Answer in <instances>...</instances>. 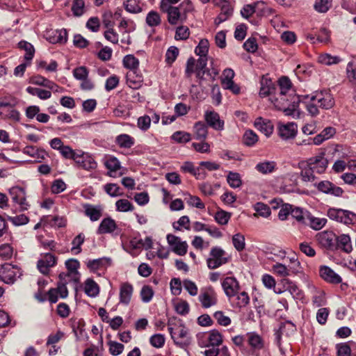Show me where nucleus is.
<instances>
[{
	"mask_svg": "<svg viewBox=\"0 0 356 356\" xmlns=\"http://www.w3.org/2000/svg\"><path fill=\"white\" fill-rule=\"evenodd\" d=\"M225 251L218 247H214L211 248L210 252V255L211 258L218 260V261L222 262V264H226L227 262V259L224 257Z\"/></svg>",
	"mask_w": 356,
	"mask_h": 356,
	"instance_id": "nucleus-48",
	"label": "nucleus"
},
{
	"mask_svg": "<svg viewBox=\"0 0 356 356\" xmlns=\"http://www.w3.org/2000/svg\"><path fill=\"white\" fill-rule=\"evenodd\" d=\"M232 243L237 251H243L245 248V239L244 235L241 233L234 234L232 236Z\"/></svg>",
	"mask_w": 356,
	"mask_h": 356,
	"instance_id": "nucleus-37",
	"label": "nucleus"
},
{
	"mask_svg": "<svg viewBox=\"0 0 356 356\" xmlns=\"http://www.w3.org/2000/svg\"><path fill=\"white\" fill-rule=\"evenodd\" d=\"M85 2L83 0H74L72 11L76 17H80L84 13Z\"/></svg>",
	"mask_w": 356,
	"mask_h": 356,
	"instance_id": "nucleus-46",
	"label": "nucleus"
},
{
	"mask_svg": "<svg viewBox=\"0 0 356 356\" xmlns=\"http://www.w3.org/2000/svg\"><path fill=\"white\" fill-rule=\"evenodd\" d=\"M335 244L336 250L341 249L346 252H350L352 250L350 238L348 235L341 234L339 236H337Z\"/></svg>",
	"mask_w": 356,
	"mask_h": 356,
	"instance_id": "nucleus-25",
	"label": "nucleus"
},
{
	"mask_svg": "<svg viewBox=\"0 0 356 356\" xmlns=\"http://www.w3.org/2000/svg\"><path fill=\"white\" fill-rule=\"evenodd\" d=\"M115 141L122 148H130L134 145V139L125 134L118 136Z\"/></svg>",
	"mask_w": 356,
	"mask_h": 356,
	"instance_id": "nucleus-34",
	"label": "nucleus"
},
{
	"mask_svg": "<svg viewBox=\"0 0 356 356\" xmlns=\"http://www.w3.org/2000/svg\"><path fill=\"white\" fill-rule=\"evenodd\" d=\"M222 286L229 298H232L238 294L240 290L238 282L234 277H227L222 282Z\"/></svg>",
	"mask_w": 356,
	"mask_h": 356,
	"instance_id": "nucleus-10",
	"label": "nucleus"
},
{
	"mask_svg": "<svg viewBox=\"0 0 356 356\" xmlns=\"http://www.w3.org/2000/svg\"><path fill=\"white\" fill-rule=\"evenodd\" d=\"M149 343L153 347L160 348L165 343V337L161 334H155L150 337Z\"/></svg>",
	"mask_w": 356,
	"mask_h": 356,
	"instance_id": "nucleus-56",
	"label": "nucleus"
},
{
	"mask_svg": "<svg viewBox=\"0 0 356 356\" xmlns=\"http://www.w3.org/2000/svg\"><path fill=\"white\" fill-rule=\"evenodd\" d=\"M303 99H309L306 103V109L312 116L319 114L318 108L329 110L335 104L332 95L327 90L316 91L311 95L302 96Z\"/></svg>",
	"mask_w": 356,
	"mask_h": 356,
	"instance_id": "nucleus-1",
	"label": "nucleus"
},
{
	"mask_svg": "<svg viewBox=\"0 0 356 356\" xmlns=\"http://www.w3.org/2000/svg\"><path fill=\"white\" fill-rule=\"evenodd\" d=\"M248 337V344L254 349L260 350L264 347V341L262 338L255 332H249L247 334Z\"/></svg>",
	"mask_w": 356,
	"mask_h": 356,
	"instance_id": "nucleus-28",
	"label": "nucleus"
},
{
	"mask_svg": "<svg viewBox=\"0 0 356 356\" xmlns=\"http://www.w3.org/2000/svg\"><path fill=\"white\" fill-rule=\"evenodd\" d=\"M84 213L92 221L98 220L102 216V209L100 206H94L90 204L83 205Z\"/></svg>",
	"mask_w": 356,
	"mask_h": 356,
	"instance_id": "nucleus-23",
	"label": "nucleus"
},
{
	"mask_svg": "<svg viewBox=\"0 0 356 356\" xmlns=\"http://www.w3.org/2000/svg\"><path fill=\"white\" fill-rule=\"evenodd\" d=\"M89 70L85 66H80L73 70V76L77 79L81 81L88 77Z\"/></svg>",
	"mask_w": 356,
	"mask_h": 356,
	"instance_id": "nucleus-54",
	"label": "nucleus"
},
{
	"mask_svg": "<svg viewBox=\"0 0 356 356\" xmlns=\"http://www.w3.org/2000/svg\"><path fill=\"white\" fill-rule=\"evenodd\" d=\"M84 291L90 297H96L99 293V287L92 279L88 278L85 282Z\"/></svg>",
	"mask_w": 356,
	"mask_h": 356,
	"instance_id": "nucleus-27",
	"label": "nucleus"
},
{
	"mask_svg": "<svg viewBox=\"0 0 356 356\" xmlns=\"http://www.w3.org/2000/svg\"><path fill=\"white\" fill-rule=\"evenodd\" d=\"M227 180L230 187L233 188H238L242 184L240 175L237 172H229Z\"/></svg>",
	"mask_w": 356,
	"mask_h": 356,
	"instance_id": "nucleus-42",
	"label": "nucleus"
},
{
	"mask_svg": "<svg viewBox=\"0 0 356 356\" xmlns=\"http://www.w3.org/2000/svg\"><path fill=\"white\" fill-rule=\"evenodd\" d=\"M67 40V33L65 29L56 31L52 39H50L51 43H61L64 44Z\"/></svg>",
	"mask_w": 356,
	"mask_h": 356,
	"instance_id": "nucleus-51",
	"label": "nucleus"
},
{
	"mask_svg": "<svg viewBox=\"0 0 356 356\" xmlns=\"http://www.w3.org/2000/svg\"><path fill=\"white\" fill-rule=\"evenodd\" d=\"M315 186L319 191L335 197H341L343 193V190L341 187L337 186L330 181H321L315 184Z\"/></svg>",
	"mask_w": 356,
	"mask_h": 356,
	"instance_id": "nucleus-7",
	"label": "nucleus"
},
{
	"mask_svg": "<svg viewBox=\"0 0 356 356\" xmlns=\"http://www.w3.org/2000/svg\"><path fill=\"white\" fill-rule=\"evenodd\" d=\"M214 218L218 224L225 225L228 223L231 218V213L220 209L216 213Z\"/></svg>",
	"mask_w": 356,
	"mask_h": 356,
	"instance_id": "nucleus-45",
	"label": "nucleus"
},
{
	"mask_svg": "<svg viewBox=\"0 0 356 356\" xmlns=\"http://www.w3.org/2000/svg\"><path fill=\"white\" fill-rule=\"evenodd\" d=\"M306 219V221L307 222V224L309 225V226L315 230L321 229L327 222V220L325 218H316L309 213L307 214Z\"/></svg>",
	"mask_w": 356,
	"mask_h": 356,
	"instance_id": "nucleus-30",
	"label": "nucleus"
},
{
	"mask_svg": "<svg viewBox=\"0 0 356 356\" xmlns=\"http://www.w3.org/2000/svg\"><path fill=\"white\" fill-rule=\"evenodd\" d=\"M18 46L20 49H22L26 51L24 59L26 61L30 62L33 59L35 53L33 46L31 43L26 41L19 42L18 43Z\"/></svg>",
	"mask_w": 356,
	"mask_h": 356,
	"instance_id": "nucleus-36",
	"label": "nucleus"
},
{
	"mask_svg": "<svg viewBox=\"0 0 356 356\" xmlns=\"http://www.w3.org/2000/svg\"><path fill=\"white\" fill-rule=\"evenodd\" d=\"M298 126L294 122H289L286 124L279 126V136L283 140L293 138L297 134Z\"/></svg>",
	"mask_w": 356,
	"mask_h": 356,
	"instance_id": "nucleus-12",
	"label": "nucleus"
},
{
	"mask_svg": "<svg viewBox=\"0 0 356 356\" xmlns=\"http://www.w3.org/2000/svg\"><path fill=\"white\" fill-rule=\"evenodd\" d=\"M327 216L333 220L345 225H353L356 222V213L342 209L330 208Z\"/></svg>",
	"mask_w": 356,
	"mask_h": 356,
	"instance_id": "nucleus-3",
	"label": "nucleus"
},
{
	"mask_svg": "<svg viewBox=\"0 0 356 356\" xmlns=\"http://www.w3.org/2000/svg\"><path fill=\"white\" fill-rule=\"evenodd\" d=\"M325 152L311 157L307 161V166L318 174L323 173L328 165V160L325 157Z\"/></svg>",
	"mask_w": 356,
	"mask_h": 356,
	"instance_id": "nucleus-4",
	"label": "nucleus"
},
{
	"mask_svg": "<svg viewBox=\"0 0 356 356\" xmlns=\"http://www.w3.org/2000/svg\"><path fill=\"white\" fill-rule=\"evenodd\" d=\"M57 264V257L51 253H44L41 254V259L37 262V268L39 271L47 275L49 273V269Z\"/></svg>",
	"mask_w": 356,
	"mask_h": 356,
	"instance_id": "nucleus-5",
	"label": "nucleus"
},
{
	"mask_svg": "<svg viewBox=\"0 0 356 356\" xmlns=\"http://www.w3.org/2000/svg\"><path fill=\"white\" fill-rule=\"evenodd\" d=\"M254 127L267 137L270 136L273 131V125L268 120L265 121L262 118H257L254 122Z\"/></svg>",
	"mask_w": 356,
	"mask_h": 356,
	"instance_id": "nucleus-24",
	"label": "nucleus"
},
{
	"mask_svg": "<svg viewBox=\"0 0 356 356\" xmlns=\"http://www.w3.org/2000/svg\"><path fill=\"white\" fill-rule=\"evenodd\" d=\"M316 239L318 243L324 248L329 250H336V234L331 231H325L317 234Z\"/></svg>",
	"mask_w": 356,
	"mask_h": 356,
	"instance_id": "nucleus-6",
	"label": "nucleus"
},
{
	"mask_svg": "<svg viewBox=\"0 0 356 356\" xmlns=\"http://www.w3.org/2000/svg\"><path fill=\"white\" fill-rule=\"evenodd\" d=\"M124 67L131 70L127 75V81L134 85L137 88L143 81L141 75H136V79H134L136 70L138 68L139 60L132 54L127 55L123 58Z\"/></svg>",
	"mask_w": 356,
	"mask_h": 356,
	"instance_id": "nucleus-2",
	"label": "nucleus"
},
{
	"mask_svg": "<svg viewBox=\"0 0 356 356\" xmlns=\"http://www.w3.org/2000/svg\"><path fill=\"white\" fill-rule=\"evenodd\" d=\"M233 13V9L231 8L228 5H223L221 8V13L216 17L215 22L216 24H219L225 20H227Z\"/></svg>",
	"mask_w": 356,
	"mask_h": 356,
	"instance_id": "nucleus-38",
	"label": "nucleus"
},
{
	"mask_svg": "<svg viewBox=\"0 0 356 356\" xmlns=\"http://www.w3.org/2000/svg\"><path fill=\"white\" fill-rule=\"evenodd\" d=\"M111 264V259L109 257H102L99 259L89 260L86 263L88 268L95 272L102 268H106Z\"/></svg>",
	"mask_w": 356,
	"mask_h": 356,
	"instance_id": "nucleus-19",
	"label": "nucleus"
},
{
	"mask_svg": "<svg viewBox=\"0 0 356 356\" xmlns=\"http://www.w3.org/2000/svg\"><path fill=\"white\" fill-rule=\"evenodd\" d=\"M275 90V86L272 81V80L263 76L261 80L259 95L261 97H267L274 93Z\"/></svg>",
	"mask_w": 356,
	"mask_h": 356,
	"instance_id": "nucleus-20",
	"label": "nucleus"
},
{
	"mask_svg": "<svg viewBox=\"0 0 356 356\" xmlns=\"http://www.w3.org/2000/svg\"><path fill=\"white\" fill-rule=\"evenodd\" d=\"M195 138L197 140H204L207 136V125L203 122H197L194 125Z\"/></svg>",
	"mask_w": 356,
	"mask_h": 356,
	"instance_id": "nucleus-31",
	"label": "nucleus"
},
{
	"mask_svg": "<svg viewBox=\"0 0 356 356\" xmlns=\"http://www.w3.org/2000/svg\"><path fill=\"white\" fill-rule=\"evenodd\" d=\"M243 48L248 52L254 53L257 51L258 49V45L257 43V40L254 38H248L243 43Z\"/></svg>",
	"mask_w": 356,
	"mask_h": 356,
	"instance_id": "nucleus-63",
	"label": "nucleus"
},
{
	"mask_svg": "<svg viewBox=\"0 0 356 356\" xmlns=\"http://www.w3.org/2000/svg\"><path fill=\"white\" fill-rule=\"evenodd\" d=\"M208 51L209 41L207 39L201 40L195 49V53L199 56L207 57Z\"/></svg>",
	"mask_w": 356,
	"mask_h": 356,
	"instance_id": "nucleus-41",
	"label": "nucleus"
},
{
	"mask_svg": "<svg viewBox=\"0 0 356 356\" xmlns=\"http://www.w3.org/2000/svg\"><path fill=\"white\" fill-rule=\"evenodd\" d=\"M195 59L193 57H190L186 62L185 70V75L187 78H190L193 73H195L196 77L200 80L199 84L204 79V72L200 70H195Z\"/></svg>",
	"mask_w": 356,
	"mask_h": 356,
	"instance_id": "nucleus-21",
	"label": "nucleus"
},
{
	"mask_svg": "<svg viewBox=\"0 0 356 356\" xmlns=\"http://www.w3.org/2000/svg\"><path fill=\"white\" fill-rule=\"evenodd\" d=\"M154 295V291L151 286L145 285L140 291L141 299L144 302H149Z\"/></svg>",
	"mask_w": 356,
	"mask_h": 356,
	"instance_id": "nucleus-58",
	"label": "nucleus"
},
{
	"mask_svg": "<svg viewBox=\"0 0 356 356\" xmlns=\"http://www.w3.org/2000/svg\"><path fill=\"white\" fill-rule=\"evenodd\" d=\"M124 6L125 10L131 13H138L142 10L137 0H127L124 2Z\"/></svg>",
	"mask_w": 356,
	"mask_h": 356,
	"instance_id": "nucleus-49",
	"label": "nucleus"
},
{
	"mask_svg": "<svg viewBox=\"0 0 356 356\" xmlns=\"http://www.w3.org/2000/svg\"><path fill=\"white\" fill-rule=\"evenodd\" d=\"M258 141L257 135L252 130H247L243 136V143L248 147L253 146Z\"/></svg>",
	"mask_w": 356,
	"mask_h": 356,
	"instance_id": "nucleus-39",
	"label": "nucleus"
},
{
	"mask_svg": "<svg viewBox=\"0 0 356 356\" xmlns=\"http://www.w3.org/2000/svg\"><path fill=\"white\" fill-rule=\"evenodd\" d=\"M7 218L8 220L15 226L24 225L29 222V218L24 214H20L13 217L8 216Z\"/></svg>",
	"mask_w": 356,
	"mask_h": 356,
	"instance_id": "nucleus-57",
	"label": "nucleus"
},
{
	"mask_svg": "<svg viewBox=\"0 0 356 356\" xmlns=\"http://www.w3.org/2000/svg\"><path fill=\"white\" fill-rule=\"evenodd\" d=\"M118 226L115 221L111 217L104 218L100 222L97 229V233L98 234H111L113 232Z\"/></svg>",
	"mask_w": 356,
	"mask_h": 356,
	"instance_id": "nucleus-17",
	"label": "nucleus"
},
{
	"mask_svg": "<svg viewBox=\"0 0 356 356\" xmlns=\"http://www.w3.org/2000/svg\"><path fill=\"white\" fill-rule=\"evenodd\" d=\"M275 166L276 163L275 161H268L257 163L255 169L262 174H268L273 172L275 169Z\"/></svg>",
	"mask_w": 356,
	"mask_h": 356,
	"instance_id": "nucleus-32",
	"label": "nucleus"
},
{
	"mask_svg": "<svg viewBox=\"0 0 356 356\" xmlns=\"http://www.w3.org/2000/svg\"><path fill=\"white\" fill-rule=\"evenodd\" d=\"M26 92L31 95L38 96L40 99L42 100L47 99L51 96V93L49 90L31 86L26 88Z\"/></svg>",
	"mask_w": 356,
	"mask_h": 356,
	"instance_id": "nucleus-33",
	"label": "nucleus"
},
{
	"mask_svg": "<svg viewBox=\"0 0 356 356\" xmlns=\"http://www.w3.org/2000/svg\"><path fill=\"white\" fill-rule=\"evenodd\" d=\"M116 209L118 211L127 212L132 211L134 209L133 204L126 199H121L115 203Z\"/></svg>",
	"mask_w": 356,
	"mask_h": 356,
	"instance_id": "nucleus-44",
	"label": "nucleus"
},
{
	"mask_svg": "<svg viewBox=\"0 0 356 356\" xmlns=\"http://www.w3.org/2000/svg\"><path fill=\"white\" fill-rule=\"evenodd\" d=\"M179 55V49L176 47H170L165 54V61L168 64L172 63Z\"/></svg>",
	"mask_w": 356,
	"mask_h": 356,
	"instance_id": "nucleus-60",
	"label": "nucleus"
},
{
	"mask_svg": "<svg viewBox=\"0 0 356 356\" xmlns=\"http://www.w3.org/2000/svg\"><path fill=\"white\" fill-rule=\"evenodd\" d=\"M146 23L149 26H156L161 24V17L156 11H150L146 17Z\"/></svg>",
	"mask_w": 356,
	"mask_h": 356,
	"instance_id": "nucleus-52",
	"label": "nucleus"
},
{
	"mask_svg": "<svg viewBox=\"0 0 356 356\" xmlns=\"http://www.w3.org/2000/svg\"><path fill=\"white\" fill-rule=\"evenodd\" d=\"M169 332L171 338L173 339L175 344L179 346L181 348L187 346L191 343V338L188 337V330L183 325L179 327L178 338L175 337L173 332V328L172 327H168Z\"/></svg>",
	"mask_w": 356,
	"mask_h": 356,
	"instance_id": "nucleus-8",
	"label": "nucleus"
},
{
	"mask_svg": "<svg viewBox=\"0 0 356 356\" xmlns=\"http://www.w3.org/2000/svg\"><path fill=\"white\" fill-rule=\"evenodd\" d=\"M337 356H350L351 349L347 343H338L336 346Z\"/></svg>",
	"mask_w": 356,
	"mask_h": 356,
	"instance_id": "nucleus-61",
	"label": "nucleus"
},
{
	"mask_svg": "<svg viewBox=\"0 0 356 356\" xmlns=\"http://www.w3.org/2000/svg\"><path fill=\"white\" fill-rule=\"evenodd\" d=\"M319 275L323 280L330 284H337L342 282L341 277L327 266H320Z\"/></svg>",
	"mask_w": 356,
	"mask_h": 356,
	"instance_id": "nucleus-11",
	"label": "nucleus"
},
{
	"mask_svg": "<svg viewBox=\"0 0 356 356\" xmlns=\"http://www.w3.org/2000/svg\"><path fill=\"white\" fill-rule=\"evenodd\" d=\"M23 152L27 155H29L35 159H38L39 162L41 160H44L47 153L44 149H38L35 146H26L24 148Z\"/></svg>",
	"mask_w": 356,
	"mask_h": 356,
	"instance_id": "nucleus-26",
	"label": "nucleus"
},
{
	"mask_svg": "<svg viewBox=\"0 0 356 356\" xmlns=\"http://www.w3.org/2000/svg\"><path fill=\"white\" fill-rule=\"evenodd\" d=\"M9 193L12 196L14 202L17 203L18 200H24L25 190L19 186H15L10 189Z\"/></svg>",
	"mask_w": 356,
	"mask_h": 356,
	"instance_id": "nucleus-50",
	"label": "nucleus"
},
{
	"mask_svg": "<svg viewBox=\"0 0 356 356\" xmlns=\"http://www.w3.org/2000/svg\"><path fill=\"white\" fill-rule=\"evenodd\" d=\"M17 268L10 264H6L0 268V280L6 284H13L17 277Z\"/></svg>",
	"mask_w": 356,
	"mask_h": 356,
	"instance_id": "nucleus-9",
	"label": "nucleus"
},
{
	"mask_svg": "<svg viewBox=\"0 0 356 356\" xmlns=\"http://www.w3.org/2000/svg\"><path fill=\"white\" fill-rule=\"evenodd\" d=\"M109 346V352L113 356L120 355L124 350V345L114 341H110L108 342Z\"/></svg>",
	"mask_w": 356,
	"mask_h": 356,
	"instance_id": "nucleus-53",
	"label": "nucleus"
},
{
	"mask_svg": "<svg viewBox=\"0 0 356 356\" xmlns=\"http://www.w3.org/2000/svg\"><path fill=\"white\" fill-rule=\"evenodd\" d=\"M278 83L280 92V96L277 99H280V102L289 101V99L286 98V93L292 86L291 80L287 76H282L279 79Z\"/></svg>",
	"mask_w": 356,
	"mask_h": 356,
	"instance_id": "nucleus-22",
	"label": "nucleus"
},
{
	"mask_svg": "<svg viewBox=\"0 0 356 356\" xmlns=\"http://www.w3.org/2000/svg\"><path fill=\"white\" fill-rule=\"evenodd\" d=\"M332 0H316L314 8L318 13H326L332 6Z\"/></svg>",
	"mask_w": 356,
	"mask_h": 356,
	"instance_id": "nucleus-40",
	"label": "nucleus"
},
{
	"mask_svg": "<svg viewBox=\"0 0 356 356\" xmlns=\"http://www.w3.org/2000/svg\"><path fill=\"white\" fill-rule=\"evenodd\" d=\"M79 262L76 259H70L65 261V266L68 272L71 274H73L74 276V282H79V273L78 272V268H79Z\"/></svg>",
	"mask_w": 356,
	"mask_h": 356,
	"instance_id": "nucleus-29",
	"label": "nucleus"
},
{
	"mask_svg": "<svg viewBox=\"0 0 356 356\" xmlns=\"http://www.w3.org/2000/svg\"><path fill=\"white\" fill-rule=\"evenodd\" d=\"M160 10L167 14L168 22L171 25H176L180 17H181V11L179 10V7L176 6H160Z\"/></svg>",
	"mask_w": 356,
	"mask_h": 356,
	"instance_id": "nucleus-13",
	"label": "nucleus"
},
{
	"mask_svg": "<svg viewBox=\"0 0 356 356\" xmlns=\"http://www.w3.org/2000/svg\"><path fill=\"white\" fill-rule=\"evenodd\" d=\"M134 288L129 282L122 283L120 288V302L127 305L131 301Z\"/></svg>",
	"mask_w": 356,
	"mask_h": 356,
	"instance_id": "nucleus-18",
	"label": "nucleus"
},
{
	"mask_svg": "<svg viewBox=\"0 0 356 356\" xmlns=\"http://www.w3.org/2000/svg\"><path fill=\"white\" fill-rule=\"evenodd\" d=\"M105 165L107 169L111 172H115L120 168V163L118 159L114 156L109 158L106 162Z\"/></svg>",
	"mask_w": 356,
	"mask_h": 356,
	"instance_id": "nucleus-64",
	"label": "nucleus"
},
{
	"mask_svg": "<svg viewBox=\"0 0 356 356\" xmlns=\"http://www.w3.org/2000/svg\"><path fill=\"white\" fill-rule=\"evenodd\" d=\"M207 123L216 130H222L224 127V122L220 120L218 113L214 111H207L204 115Z\"/></svg>",
	"mask_w": 356,
	"mask_h": 356,
	"instance_id": "nucleus-15",
	"label": "nucleus"
},
{
	"mask_svg": "<svg viewBox=\"0 0 356 356\" xmlns=\"http://www.w3.org/2000/svg\"><path fill=\"white\" fill-rule=\"evenodd\" d=\"M208 341L209 344L207 346V347H218L222 343V336L217 330H212L209 333Z\"/></svg>",
	"mask_w": 356,
	"mask_h": 356,
	"instance_id": "nucleus-35",
	"label": "nucleus"
},
{
	"mask_svg": "<svg viewBox=\"0 0 356 356\" xmlns=\"http://www.w3.org/2000/svg\"><path fill=\"white\" fill-rule=\"evenodd\" d=\"M106 193L111 197L122 196L123 193L121 192V188L116 184H107L104 186Z\"/></svg>",
	"mask_w": 356,
	"mask_h": 356,
	"instance_id": "nucleus-47",
	"label": "nucleus"
},
{
	"mask_svg": "<svg viewBox=\"0 0 356 356\" xmlns=\"http://www.w3.org/2000/svg\"><path fill=\"white\" fill-rule=\"evenodd\" d=\"M199 300L201 302L204 308H209L215 305L217 302V299L213 289L209 288L207 291L201 293L199 296Z\"/></svg>",
	"mask_w": 356,
	"mask_h": 356,
	"instance_id": "nucleus-16",
	"label": "nucleus"
},
{
	"mask_svg": "<svg viewBox=\"0 0 356 356\" xmlns=\"http://www.w3.org/2000/svg\"><path fill=\"white\" fill-rule=\"evenodd\" d=\"M289 104L287 106L283 108V111L286 115L294 117L296 114H298L297 108H298L299 103L301 101L300 97L293 93L289 95Z\"/></svg>",
	"mask_w": 356,
	"mask_h": 356,
	"instance_id": "nucleus-14",
	"label": "nucleus"
},
{
	"mask_svg": "<svg viewBox=\"0 0 356 356\" xmlns=\"http://www.w3.org/2000/svg\"><path fill=\"white\" fill-rule=\"evenodd\" d=\"M260 3L257 1L253 4H247L243 6L241 10V14L243 17L248 19L253 13H255L256 6Z\"/></svg>",
	"mask_w": 356,
	"mask_h": 356,
	"instance_id": "nucleus-55",
	"label": "nucleus"
},
{
	"mask_svg": "<svg viewBox=\"0 0 356 356\" xmlns=\"http://www.w3.org/2000/svg\"><path fill=\"white\" fill-rule=\"evenodd\" d=\"M172 139L177 143H187L191 140V135L183 131H177L172 136Z\"/></svg>",
	"mask_w": 356,
	"mask_h": 356,
	"instance_id": "nucleus-62",
	"label": "nucleus"
},
{
	"mask_svg": "<svg viewBox=\"0 0 356 356\" xmlns=\"http://www.w3.org/2000/svg\"><path fill=\"white\" fill-rule=\"evenodd\" d=\"M254 210L261 216L268 217L270 214V207L263 203V202H257L255 204Z\"/></svg>",
	"mask_w": 356,
	"mask_h": 356,
	"instance_id": "nucleus-59",
	"label": "nucleus"
},
{
	"mask_svg": "<svg viewBox=\"0 0 356 356\" xmlns=\"http://www.w3.org/2000/svg\"><path fill=\"white\" fill-rule=\"evenodd\" d=\"M85 240L84 235L81 233L79 234L72 242V248L71 251L74 252V254H77L81 252V245L83 243Z\"/></svg>",
	"mask_w": 356,
	"mask_h": 356,
	"instance_id": "nucleus-43",
	"label": "nucleus"
}]
</instances>
